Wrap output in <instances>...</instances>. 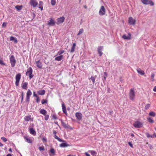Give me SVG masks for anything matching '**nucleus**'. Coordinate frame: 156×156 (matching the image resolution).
I'll use <instances>...</instances> for the list:
<instances>
[{
    "label": "nucleus",
    "instance_id": "nucleus-1",
    "mask_svg": "<svg viewBox=\"0 0 156 156\" xmlns=\"http://www.w3.org/2000/svg\"><path fill=\"white\" fill-rule=\"evenodd\" d=\"M33 70L31 67H30L29 68L27 69V72L26 73V75L29 76V77L30 79H31L34 76V75L32 74Z\"/></svg>",
    "mask_w": 156,
    "mask_h": 156
},
{
    "label": "nucleus",
    "instance_id": "nucleus-2",
    "mask_svg": "<svg viewBox=\"0 0 156 156\" xmlns=\"http://www.w3.org/2000/svg\"><path fill=\"white\" fill-rule=\"evenodd\" d=\"M129 96V99L132 101H133L134 100L135 94L133 89H131L130 91Z\"/></svg>",
    "mask_w": 156,
    "mask_h": 156
},
{
    "label": "nucleus",
    "instance_id": "nucleus-3",
    "mask_svg": "<svg viewBox=\"0 0 156 156\" xmlns=\"http://www.w3.org/2000/svg\"><path fill=\"white\" fill-rule=\"evenodd\" d=\"M141 2L145 5L150 4L151 6H153L154 5V2L151 0H141Z\"/></svg>",
    "mask_w": 156,
    "mask_h": 156
},
{
    "label": "nucleus",
    "instance_id": "nucleus-4",
    "mask_svg": "<svg viewBox=\"0 0 156 156\" xmlns=\"http://www.w3.org/2000/svg\"><path fill=\"white\" fill-rule=\"evenodd\" d=\"M21 75L19 73L17 74L16 76V82L15 84L16 86H17L19 85L20 80L21 78Z\"/></svg>",
    "mask_w": 156,
    "mask_h": 156
},
{
    "label": "nucleus",
    "instance_id": "nucleus-5",
    "mask_svg": "<svg viewBox=\"0 0 156 156\" xmlns=\"http://www.w3.org/2000/svg\"><path fill=\"white\" fill-rule=\"evenodd\" d=\"M10 61L11 66L14 67L16 64V60L13 55H11L10 58Z\"/></svg>",
    "mask_w": 156,
    "mask_h": 156
},
{
    "label": "nucleus",
    "instance_id": "nucleus-6",
    "mask_svg": "<svg viewBox=\"0 0 156 156\" xmlns=\"http://www.w3.org/2000/svg\"><path fill=\"white\" fill-rule=\"evenodd\" d=\"M32 92L30 89H28L26 94V100L27 102H29L30 101V98L32 95Z\"/></svg>",
    "mask_w": 156,
    "mask_h": 156
},
{
    "label": "nucleus",
    "instance_id": "nucleus-7",
    "mask_svg": "<svg viewBox=\"0 0 156 156\" xmlns=\"http://www.w3.org/2000/svg\"><path fill=\"white\" fill-rule=\"evenodd\" d=\"M105 13V10L104 7L102 6L99 12V15L100 16L104 15Z\"/></svg>",
    "mask_w": 156,
    "mask_h": 156
},
{
    "label": "nucleus",
    "instance_id": "nucleus-8",
    "mask_svg": "<svg viewBox=\"0 0 156 156\" xmlns=\"http://www.w3.org/2000/svg\"><path fill=\"white\" fill-rule=\"evenodd\" d=\"M142 123L139 121H136L133 124V126L135 128H140L142 126Z\"/></svg>",
    "mask_w": 156,
    "mask_h": 156
},
{
    "label": "nucleus",
    "instance_id": "nucleus-9",
    "mask_svg": "<svg viewBox=\"0 0 156 156\" xmlns=\"http://www.w3.org/2000/svg\"><path fill=\"white\" fill-rule=\"evenodd\" d=\"M103 49V46H99L97 48V51L99 56H101L103 54V53L102 51Z\"/></svg>",
    "mask_w": 156,
    "mask_h": 156
},
{
    "label": "nucleus",
    "instance_id": "nucleus-10",
    "mask_svg": "<svg viewBox=\"0 0 156 156\" xmlns=\"http://www.w3.org/2000/svg\"><path fill=\"white\" fill-rule=\"evenodd\" d=\"M136 21V20L133 19L131 17H129V18L128 23L130 25H134L135 24Z\"/></svg>",
    "mask_w": 156,
    "mask_h": 156
},
{
    "label": "nucleus",
    "instance_id": "nucleus-11",
    "mask_svg": "<svg viewBox=\"0 0 156 156\" xmlns=\"http://www.w3.org/2000/svg\"><path fill=\"white\" fill-rule=\"evenodd\" d=\"M30 4L33 7H35L38 5V2L36 0H31L30 2Z\"/></svg>",
    "mask_w": 156,
    "mask_h": 156
},
{
    "label": "nucleus",
    "instance_id": "nucleus-12",
    "mask_svg": "<svg viewBox=\"0 0 156 156\" xmlns=\"http://www.w3.org/2000/svg\"><path fill=\"white\" fill-rule=\"evenodd\" d=\"M65 19V17L63 16L58 18L57 19V21L56 23L58 25L60 23L63 22L64 21Z\"/></svg>",
    "mask_w": 156,
    "mask_h": 156
},
{
    "label": "nucleus",
    "instance_id": "nucleus-13",
    "mask_svg": "<svg viewBox=\"0 0 156 156\" xmlns=\"http://www.w3.org/2000/svg\"><path fill=\"white\" fill-rule=\"evenodd\" d=\"M36 65L37 67L41 69L42 67V65L41 62L40 61V60L36 61Z\"/></svg>",
    "mask_w": 156,
    "mask_h": 156
},
{
    "label": "nucleus",
    "instance_id": "nucleus-14",
    "mask_svg": "<svg viewBox=\"0 0 156 156\" xmlns=\"http://www.w3.org/2000/svg\"><path fill=\"white\" fill-rule=\"evenodd\" d=\"M76 117L78 120H80L82 119V114L80 112H76L75 114Z\"/></svg>",
    "mask_w": 156,
    "mask_h": 156
},
{
    "label": "nucleus",
    "instance_id": "nucleus-15",
    "mask_svg": "<svg viewBox=\"0 0 156 156\" xmlns=\"http://www.w3.org/2000/svg\"><path fill=\"white\" fill-rule=\"evenodd\" d=\"M62 111L63 113L65 114L66 115H67V112L66 111V107L64 103L63 102H62Z\"/></svg>",
    "mask_w": 156,
    "mask_h": 156
},
{
    "label": "nucleus",
    "instance_id": "nucleus-16",
    "mask_svg": "<svg viewBox=\"0 0 156 156\" xmlns=\"http://www.w3.org/2000/svg\"><path fill=\"white\" fill-rule=\"evenodd\" d=\"M31 115H27L25 117L24 119L25 121L28 122L30 120H31L32 121H33V119L31 118Z\"/></svg>",
    "mask_w": 156,
    "mask_h": 156
},
{
    "label": "nucleus",
    "instance_id": "nucleus-17",
    "mask_svg": "<svg viewBox=\"0 0 156 156\" xmlns=\"http://www.w3.org/2000/svg\"><path fill=\"white\" fill-rule=\"evenodd\" d=\"M55 23V22L54 20L51 19L48 22V25L49 26H53Z\"/></svg>",
    "mask_w": 156,
    "mask_h": 156
},
{
    "label": "nucleus",
    "instance_id": "nucleus-18",
    "mask_svg": "<svg viewBox=\"0 0 156 156\" xmlns=\"http://www.w3.org/2000/svg\"><path fill=\"white\" fill-rule=\"evenodd\" d=\"M136 71L138 73L142 75H144L145 73L144 71L142 70L140 68H138L136 69Z\"/></svg>",
    "mask_w": 156,
    "mask_h": 156
},
{
    "label": "nucleus",
    "instance_id": "nucleus-19",
    "mask_svg": "<svg viewBox=\"0 0 156 156\" xmlns=\"http://www.w3.org/2000/svg\"><path fill=\"white\" fill-rule=\"evenodd\" d=\"M122 37L125 39L126 40H130L131 38V34H128V35L127 36L126 35L124 34L122 36Z\"/></svg>",
    "mask_w": 156,
    "mask_h": 156
},
{
    "label": "nucleus",
    "instance_id": "nucleus-20",
    "mask_svg": "<svg viewBox=\"0 0 156 156\" xmlns=\"http://www.w3.org/2000/svg\"><path fill=\"white\" fill-rule=\"evenodd\" d=\"M30 133V134L34 136L36 135V133L35 130L33 128H30L29 129Z\"/></svg>",
    "mask_w": 156,
    "mask_h": 156
},
{
    "label": "nucleus",
    "instance_id": "nucleus-21",
    "mask_svg": "<svg viewBox=\"0 0 156 156\" xmlns=\"http://www.w3.org/2000/svg\"><path fill=\"white\" fill-rule=\"evenodd\" d=\"M69 146V145L65 143H63L59 144V147H66Z\"/></svg>",
    "mask_w": 156,
    "mask_h": 156
},
{
    "label": "nucleus",
    "instance_id": "nucleus-22",
    "mask_svg": "<svg viewBox=\"0 0 156 156\" xmlns=\"http://www.w3.org/2000/svg\"><path fill=\"white\" fill-rule=\"evenodd\" d=\"M22 84V88L23 89L26 90L27 88L28 83L26 82L24 83H23Z\"/></svg>",
    "mask_w": 156,
    "mask_h": 156
},
{
    "label": "nucleus",
    "instance_id": "nucleus-23",
    "mask_svg": "<svg viewBox=\"0 0 156 156\" xmlns=\"http://www.w3.org/2000/svg\"><path fill=\"white\" fill-rule=\"evenodd\" d=\"M24 139L26 142L29 143H32V140L30 139L27 136H24Z\"/></svg>",
    "mask_w": 156,
    "mask_h": 156
},
{
    "label": "nucleus",
    "instance_id": "nucleus-24",
    "mask_svg": "<svg viewBox=\"0 0 156 156\" xmlns=\"http://www.w3.org/2000/svg\"><path fill=\"white\" fill-rule=\"evenodd\" d=\"M63 57V56L62 55H61L60 56L56 57L55 58V60L56 61H60L62 59Z\"/></svg>",
    "mask_w": 156,
    "mask_h": 156
},
{
    "label": "nucleus",
    "instance_id": "nucleus-25",
    "mask_svg": "<svg viewBox=\"0 0 156 156\" xmlns=\"http://www.w3.org/2000/svg\"><path fill=\"white\" fill-rule=\"evenodd\" d=\"M10 41H13L15 43H16L17 42V39L12 36L10 37Z\"/></svg>",
    "mask_w": 156,
    "mask_h": 156
},
{
    "label": "nucleus",
    "instance_id": "nucleus-26",
    "mask_svg": "<svg viewBox=\"0 0 156 156\" xmlns=\"http://www.w3.org/2000/svg\"><path fill=\"white\" fill-rule=\"evenodd\" d=\"M37 93L39 95H43L45 93V90H40L37 91Z\"/></svg>",
    "mask_w": 156,
    "mask_h": 156
},
{
    "label": "nucleus",
    "instance_id": "nucleus-27",
    "mask_svg": "<svg viewBox=\"0 0 156 156\" xmlns=\"http://www.w3.org/2000/svg\"><path fill=\"white\" fill-rule=\"evenodd\" d=\"M47 112L44 109H41L40 111V113L43 115H45Z\"/></svg>",
    "mask_w": 156,
    "mask_h": 156
},
{
    "label": "nucleus",
    "instance_id": "nucleus-28",
    "mask_svg": "<svg viewBox=\"0 0 156 156\" xmlns=\"http://www.w3.org/2000/svg\"><path fill=\"white\" fill-rule=\"evenodd\" d=\"M76 46V44L75 43H73V45L72 47L71 48V50L70 52H73L74 51L75 48V47Z\"/></svg>",
    "mask_w": 156,
    "mask_h": 156
},
{
    "label": "nucleus",
    "instance_id": "nucleus-29",
    "mask_svg": "<svg viewBox=\"0 0 156 156\" xmlns=\"http://www.w3.org/2000/svg\"><path fill=\"white\" fill-rule=\"evenodd\" d=\"M54 137L55 139H57L60 142H65V141L60 139L56 135H54Z\"/></svg>",
    "mask_w": 156,
    "mask_h": 156
},
{
    "label": "nucleus",
    "instance_id": "nucleus-30",
    "mask_svg": "<svg viewBox=\"0 0 156 156\" xmlns=\"http://www.w3.org/2000/svg\"><path fill=\"white\" fill-rule=\"evenodd\" d=\"M62 124L64 127L66 128H69V126L67 124L63 122H62Z\"/></svg>",
    "mask_w": 156,
    "mask_h": 156
},
{
    "label": "nucleus",
    "instance_id": "nucleus-31",
    "mask_svg": "<svg viewBox=\"0 0 156 156\" xmlns=\"http://www.w3.org/2000/svg\"><path fill=\"white\" fill-rule=\"evenodd\" d=\"M22 6L18 5H17L15 6V8L17 9L18 11H20L22 9Z\"/></svg>",
    "mask_w": 156,
    "mask_h": 156
},
{
    "label": "nucleus",
    "instance_id": "nucleus-32",
    "mask_svg": "<svg viewBox=\"0 0 156 156\" xmlns=\"http://www.w3.org/2000/svg\"><path fill=\"white\" fill-rule=\"evenodd\" d=\"M89 151L90 152L91 154L93 156H96L97 154V152L94 151Z\"/></svg>",
    "mask_w": 156,
    "mask_h": 156
},
{
    "label": "nucleus",
    "instance_id": "nucleus-33",
    "mask_svg": "<svg viewBox=\"0 0 156 156\" xmlns=\"http://www.w3.org/2000/svg\"><path fill=\"white\" fill-rule=\"evenodd\" d=\"M23 96H24V93L23 92H22L21 93V95L20 96V98H21V103L23 102Z\"/></svg>",
    "mask_w": 156,
    "mask_h": 156
},
{
    "label": "nucleus",
    "instance_id": "nucleus-34",
    "mask_svg": "<svg viewBox=\"0 0 156 156\" xmlns=\"http://www.w3.org/2000/svg\"><path fill=\"white\" fill-rule=\"evenodd\" d=\"M96 77V76H95L94 77L91 76L90 78V79L92 81L93 84H94L95 83V78Z\"/></svg>",
    "mask_w": 156,
    "mask_h": 156
},
{
    "label": "nucleus",
    "instance_id": "nucleus-35",
    "mask_svg": "<svg viewBox=\"0 0 156 156\" xmlns=\"http://www.w3.org/2000/svg\"><path fill=\"white\" fill-rule=\"evenodd\" d=\"M83 31H84V30L83 28H82V29H80L79 30V32L78 33L77 35H79L81 34L83 32Z\"/></svg>",
    "mask_w": 156,
    "mask_h": 156
},
{
    "label": "nucleus",
    "instance_id": "nucleus-36",
    "mask_svg": "<svg viewBox=\"0 0 156 156\" xmlns=\"http://www.w3.org/2000/svg\"><path fill=\"white\" fill-rule=\"evenodd\" d=\"M149 115L153 117H154L155 115V113L153 112H151L149 113Z\"/></svg>",
    "mask_w": 156,
    "mask_h": 156
},
{
    "label": "nucleus",
    "instance_id": "nucleus-37",
    "mask_svg": "<svg viewBox=\"0 0 156 156\" xmlns=\"http://www.w3.org/2000/svg\"><path fill=\"white\" fill-rule=\"evenodd\" d=\"M147 119L148 121L150 123H152L154 122V121L151 117H148Z\"/></svg>",
    "mask_w": 156,
    "mask_h": 156
},
{
    "label": "nucleus",
    "instance_id": "nucleus-38",
    "mask_svg": "<svg viewBox=\"0 0 156 156\" xmlns=\"http://www.w3.org/2000/svg\"><path fill=\"white\" fill-rule=\"evenodd\" d=\"M146 136L148 138H153V136L150 134L149 133H147L146 134Z\"/></svg>",
    "mask_w": 156,
    "mask_h": 156
},
{
    "label": "nucleus",
    "instance_id": "nucleus-39",
    "mask_svg": "<svg viewBox=\"0 0 156 156\" xmlns=\"http://www.w3.org/2000/svg\"><path fill=\"white\" fill-rule=\"evenodd\" d=\"M51 4L52 5H54L56 4L55 0H51Z\"/></svg>",
    "mask_w": 156,
    "mask_h": 156
},
{
    "label": "nucleus",
    "instance_id": "nucleus-40",
    "mask_svg": "<svg viewBox=\"0 0 156 156\" xmlns=\"http://www.w3.org/2000/svg\"><path fill=\"white\" fill-rule=\"evenodd\" d=\"M50 152L53 155L55 153V151L54 149L53 148H51V149L50 150Z\"/></svg>",
    "mask_w": 156,
    "mask_h": 156
},
{
    "label": "nucleus",
    "instance_id": "nucleus-41",
    "mask_svg": "<svg viewBox=\"0 0 156 156\" xmlns=\"http://www.w3.org/2000/svg\"><path fill=\"white\" fill-rule=\"evenodd\" d=\"M150 106V105L149 104H147L146 105L144 109L146 110L148 109Z\"/></svg>",
    "mask_w": 156,
    "mask_h": 156
},
{
    "label": "nucleus",
    "instance_id": "nucleus-42",
    "mask_svg": "<svg viewBox=\"0 0 156 156\" xmlns=\"http://www.w3.org/2000/svg\"><path fill=\"white\" fill-rule=\"evenodd\" d=\"M47 101L46 100L43 99L41 101V103L42 104H44L45 103H47Z\"/></svg>",
    "mask_w": 156,
    "mask_h": 156
},
{
    "label": "nucleus",
    "instance_id": "nucleus-43",
    "mask_svg": "<svg viewBox=\"0 0 156 156\" xmlns=\"http://www.w3.org/2000/svg\"><path fill=\"white\" fill-rule=\"evenodd\" d=\"M39 149L40 151H44V146L39 147Z\"/></svg>",
    "mask_w": 156,
    "mask_h": 156
},
{
    "label": "nucleus",
    "instance_id": "nucleus-44",
    "mask_svg": "<svg viewBox=\"0 0 156 156\" xmlns=\"http://www.w3.org/2000/svg\"><path fill=\"white\" fill-rule=\"evenodd\" d=\"M42 140L43 142H46L47 139L46 137H43L42 139Z\"/></svg>",
    "mask_w": 156,
    "mask_h": 156
},
{
    "label": "nucleus",
    "instance_id": "nucleus-45",
    "mask_svg": "<svg viewBox=\"0 0 156 156\" xmlns=\"http://www.w3.org/2000/svg\"><path fill=\"white\" fill-rule=\"evenodd\" d=\"M49 118V115H46L44 117V119L45 120H47Z\"/></svg>",
    "mask_w": 156,
    "mask_h": 156
},
{
    "label": "nucleus",
    "instance_id": "nucleus-46",
    "mask_svg": "<svg viewBox=\"0 0 156 156\" xmlns=\"http://www.w3.org/2000/svg\"><path fill=\"white\" fill-rule=\"evenodd\" d=\"M64 52V50H62L59 51L58 52V54L59 55H60L62 54Z\"/></svg>",
    "mask_w": 156,
    "mask_h": 156
},
{
    "label": "nucleus",
    "instance_id": "nucleus-47",
    "mask_svg": "<svg viewBox=\"0 0 156 156\" xmlns=\"http://www.w3.org/2000/svg\"><path fill=\"white\" fill-rule=\"evenodd\" d=\"M43 2L40 1L39 2V6H43Z\"/></svg>",
    "mask_w": 156,
    "mask_h": 156
},
{
    "label": "nucleus",
    "instance_id": "nucleus-48",
    "mask_svg": "<svg viewBox=\"0 0 156 156\" xmlns=\"http://www.w3.org/2000/svg\"><path fill=\"white\" fill-rule=\"evenodd\" d=\"M36 102H37V103H39L40 101V99H39V97L38 96V97H36Z\"/></svg>",
    "mask_w": 156,
    "mask_h": 156
},
{
    "label": "nucleus",
    "instance_id": "nucleus-49",
    "mask_svg": "<svg viewBox=\"0 0 156 156\" xmlns=\"http://www.w3.org/2000/svg\"><path fill=\"white\" fill-rule=\"evenodd\" d=\"M1 139L4 142H6L7 141L6 138L5 137H2Z\"/></svg>",
    "mask_w": 156,
    "mask_h": 156
},
{
    "label": "nucleus",
    "instance_id": "nucleus-50",
    "mask_svg": "<svg viewBox=\"0 0 156 156\" xmlns=\"http://www.w3.org/2000/svg\"><path fill=\"white\" fill-rule=\"evenodd\" d=\"M0 64L2 65H5V63L3 62V61L0 59Z\"/></svg>",
    "mask_w": 156,
    "mask_h": 156
},
{
    "label": "nucleus",
    "instance_id": "nucleus-51",
    "mask_svg": "<svg viewBox=\"0 0 156 156\" xmlns=\"http://www.w3.org/2000/svg\"><path fill=\"white\" fill-rule=\"evenodd\" d=\"M108 76V73L106 72H105L104 73L103 77H107Z\"/></svg>",
    "mask_w": 156,
    "mask_h": 156
},
{
    "label": "nucleus",
    "instance_id": "nucleus-52",
    "mask_svg": "<svg viewBox=\"0 0 156 156\" xmlns=\"http://www.w3.org/2000/svg\"><path fill=\"white\" fill-rule=\"evenodd\" d=\"M33 96L34 97H35L36 98L38 97V96L37 95V94H36V93L35 92H33Z\"/></svg>",
    "mask_w": 156,
    "mask_h": 156
},
{
    "label": "nucleus",
    "instance_id": "nucleus-53",
    "mask_svg": "<svg viewBox=\"0 0 156 156\" xmlns=\"http://www.w3.org/2000/svg\"><path fill=\"white\" fill-rule=\"evenodd\" d=\"M154 74L153 73L151 75V77L152 79V81H153L154 80Z\"/></svg>",
    "mask_w": 156,
    "mask_h": 156
},
{
    "label": "nucleus",
    "instance_id": "nucleus-54",
    "mask_svg": "<svg viewBox=\"0 0 156 156\" xmlns=\"http://www.w3.org/2000/svg\"><path fill=\"white\" fill-rule=\"evenodd\" d=\"M6 23H5V22H4L2 25V27H5L6 26Z\"/></svg>",
    "mask_w": 156,
    "mask_h": 156
},
{
    "label": "nucleus",
    "instance_id": "nucleus-55",
    "mask_svg": "<svg viewBox=\"0 0 156 156\" xmlns=\"http://www.w3.org/2000/svg\"><path fill=\"white\" fill-rule=\"evenodd\" d=\"M128 144L131 147H133V145L131 142H129L128 143Z\"/></svg>",
    "mask_w": 156,
    "mask_h": 156
},
{
    "label": "nucleus",
    "instance_id": "nucleus-56",
    "mask_svg": "<svg viewBox=\"0 0 156 156\" xmlns=\"http://www.w3.org/2000/svg\"><path fill=\"white\" fill-rule=\"evenodd\" d=\"M52 118L54 119H57V117L55 115H53V116H52Z\"/></svg>",
    "mask_w": 156,
    "mask_h": 156
},
{
    "label": "nucleus",
    "instance_id": "nucleus-57",
    "mask_svg": "<svg viewBox=\"0 0 156 156\" xmlns=\"http://www.w3.org/2000/svg\"><path fill=\"white\" fill-rule=\"evenodd\" d=\"M153 90L154 92H156V86L154 87V88L153 89Z\"/></svg>",
    "mask_w": 156,
    "mask_h": 156
},
{
    "label": "nucleus",
    "instance_id": "nucleus-58",
    "mask_svg": "<svg viewBox=\"0 0 156 156\" xmlns=\"http://www.w3.org/2000/svg\"><path fill=\"white\" fill-rule=\"evenodd\" d=\"M53 133L54 134V135H56V131H55V130H53Z\"/></svg>",
    "mask_w": 156,
    "mask_h": 156
},
{
    "label": "nucleus",
    "instance_id": "nucleus-59",
    "mask_svg": "<svg viewBox=\"0 0 156 156\" xmlns=\"http://www.w3.org/2000/svg\"><path fill=\"white\" fill-rule=\"evenodd\" d=\"M85 154L86 156H90V155L87 152H85Z\"/></svg>",
    "mask_w": 156,
    "mask_h": 156
},
{
    "label": "nucleus",
    "instance_id": "nucleus-60",
    "mask_svg": "<svg viewBox=\"0 0 156 156\" xmlns=\"http://www.w3.org/2000/svg\"><path fill=\"white\" fill-rule=\"evenodd\" d=\"M39 8L41 9V11L43 10V6H39Z\"/></svg>",
    "mask_w": 156,
    "mask_h": 156
},
{
    "label": "nucleus",
    "instance_id": "nucleus-61",
    "mask_svg": "<svg viewBox=\"0 0 156 156\" xmlns=\"http://www.w3.org/2000/svg\"><path fill=\"white\" fill-rule=\"evenodd\" d=\"M106 77H104V78L103 79V81H104L105 80Z\"/></svg>",
    "mask_w": 156,
    "mask_h": 156
},
{
    "label": "nucleus",
    "instance_id": "nucleus-62",
    "mask_svg": "<svg viewBox=\"0 0 156 156\" xmlns=\"http://www.w3.org/2000/svg\"><path fill=\"white\" fill-rule=\"evenodd\" d=\"M12 154H8L6 156H12Z\"/></svg>",
    "mask_w": 156,
    "mask_h": 156
},
{
    "label": "nucleus",
    "instance_id": "nucleus-63",
    "mask_svg": "<svg viewBox=\"0 0 156 156\" xmlns=\"http://www.w3.org/2000/svg\"><path fill=\"white\" fill-rule=\"evenodd\" d=\"M9 151L10 152H12V149L11 148H9Z\"/></svg>",
    "mask_w": 156,
    "mask_h": 156
},
{
    "label": "nucleus",
    "instance_id": "nucleus-64",
    "mask_svg": "<svg viewBox=\"0 0 156 156\" xmlns=\"http://www.w3.org/2000/svg\"><path fill=\"white\" fill-rule=\"evenodd\" d=\"M3 144H2L0 142V147H2L3 146Z\"/></svg>",
    "mask_w": 156,
    "mask_h": 156
}]
</instances>
